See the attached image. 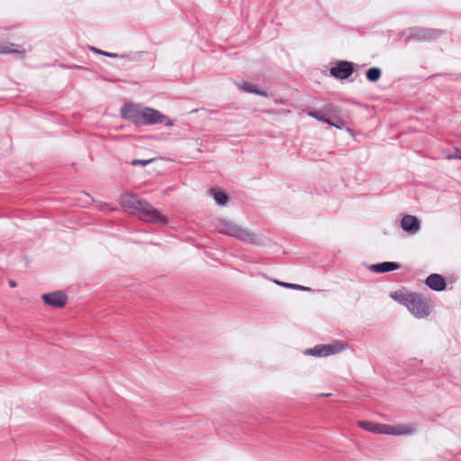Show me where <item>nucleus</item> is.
<instances>
[{
    "mask_svg": "<svg viewBox=\"0 0 461 461\" xmlns=\"http://www.w3.org/2000/svg\"><path fill=\"white\" fill-rule=\"evenodd\" d=\"M120 203L127 212L137 216L139 219L158 225H166L167 218L161 214L150 203L140 199L133 194H124L120 197Z\"/></svg>",
    "mask_w": 461,
    "mask_h": 461,
    "instance_id": "f257e3e1",
    "label": "nucleus"
},
{
    "mask_svg": "<svg viewBox=\"0 0 461 461\" xmlns=\"http://www.w3.org/2000/svg\"><path fill=\"white\" fill-rule=\"evenodd\" d=\"M215 228L218 232L235 238L243 243L254 246L264 245V238L261 235L248 229H243L232 221L218 219L215 221Z\"/></svg>",
    "mask_w": 461,
    "mask_h": 461,
    "instance_id": "f03ea898",
    "label": "nucleus"
},
{
    "mask_svg": "<svg viewBox=\"0 0 461 461\" xmlns=\"http://www.w3.org/2000/svg\"><path fill=\"white\" fill-rule=\"evenodd\" d=\"M359 426L366 431L386 435H410L415 432L413 424L386 425L370 421H359Z\"/></svg>",
    "mask_w": 461,
    "mask_h": 461,
    "instance_id": "7ed1b4c3",
    "label": "nucleus"
},
{
    "mask_svg": "<svg viewBox=\"0 0 461 461\" xmlns=\"http://www.w3.org/2000/svg\"><path fill=\"white\" fill-rule=\"evenodd\" d=\"M406 308L413 316L419 319L426 318L429 315V304L428 300L422 295L411 293Z\"/></svg>",
    "mask_w": 461,
    "mask_h": 461,
    "instance_id": "20e7f679",
    "label": "nucleus"
},
{
    "mask_svg": "<svg viewBox=\"0 0 461 461\" xmlns=\"http://www.w3.org/2000/svg\"><path fill=\"white\" fill-rule=\"evenodd\" d=\"M347 345L342 342L333 344H320L305 351L306 355L317 357H324L338 354L346 348Z\"/></svg>",
    "mask_w": 461,
    "mask_h": 461,
    "instance_id": "39448f33",
    "label": "nucleus"
},
{
    "mask_svg": "<svg viewBox=\"0 0 461 461\" xmlns=\"http://www.w3.org/2000/svg\"><path fill=\"white\" fill-rule=\"evenodd\" d=\"M142 106L138 104H126L120 109L121 116L136 126H140Z\"/></svg>",
    "mask_w": 461,
    "mask_h": 461,
    "instance_id": "423d86ee",
    "label": "nucleus"
},
{
    "mask_svg": "<svg viewBox=\"0 0 461 461\" xmlns=\"http://www.w3.org/2000/svg\"><path fill=\"white\" fill-rule=\"evenodd\" d=\"M164 121L165 114H163L161 112L151 107L142 106L140 126L163 123Z\"/></svg>",
    "mask_w": 461,
    "mask_h": 461,
    "instance_id": "0eeeda50",
    "label": "nucleus"
},
{
    "mask_svg": "<svg viewBox=\"0 0 461 461\" xmlns=\"http://www.w3.org/2000/svg\"><path fill=\"white\" fill-rule=\"evenodd\" d=\"M330 72L337 79H347L354 73L353 63L340 60L330 68Z\"/></svg>",
    "mask_w": 461,
    "mask_h": 461,
    "instance_id": "6e6552de",
    "label": "nucleus"
},
{
    "mask_svg": "<svg viewBox=\"0 0 461 461\" xmlns=\"http://www.w3.org/2000/svg\"><path fill=\"white\" fill-rule=\"evenodd\" d=\"M442 34L440 30L430 28H413L411 30L410 36L418 41H433Z\"/></svg>",
    "mask_w": 461,
    "mask_h": 461,
    "instance_id": "1a4fd4ad",
    "label": "nucleus"
},
{
    "mask_svg": "<svg viewBox=\"0 0 461 461\" xmlns=\"http://www.w3.org/2000/svg\"><path fill=\"white\" fill-rule=\"evenodd\" d=\"M41 299L44 303L56 308L63 307L68 300L66 294L62 291H55L49 294H43Z\"/></svg>",
    "mask_w": 461,
    "mask_h": 461,
    "instance_id": "9d476101",
    "label": "nucleus"
},
{
    "mask_svg": "<svg viewBox=\"0 0 461 461\" xmlns=\"http://www.w3.org/2000/svg\"><path fill=\"white\" fill-rule=\"evenodd\" d=\"M401 227L409 234H416L420 229V223L415 216L405 215L402 218Z\"/></svg>",
    "mask_w": 461,
    "mask_h": 461,
    "instance_id": "9b49d317",
    "label": "nucleus"
},
{
    "mask_svg": "<svg viewBox=\"0 0 461 461\" xmlns=\"http://www.w3.org/2000/svg\"><path fill=\"white\" fill-rule=\"evenodd\" d=\"M425 284L428 287L436 292L445 290L447 285L445 278L439 274L429 275L426 278Z\"/></svg>",
    "mask_w": 461,
    "mask_h": 461,
    "instance_id": "f8f14e48",
    "label": "nucleus"
},
{
    "mask_svg": "<svg viewBox=\"0 0 461 461\" xmlns=\"http://www.w3.org/2000/svg\"><path fill=\"white\" fill-rule=\"evenodd\" d=\"M399 268L400 265L398 263L390 261L374 264L369 267V269L375 273H387Z\"/></svg>",
    "mask_w": 461,
    "mask_h": 461,
    "instance_id": "ddd939ff",
    "label": "nucleus"
},
{
    "mask_svg": "<svg viewBox=\"0 0 461 461\" xmlns=\"http://www.w3.org/2000/svg\"><path fill=\"white\" fill-rule=\"evenodd\" d=\"M91 50L96 54H99V55H103V56H105V57H109V58H113V59H116V58H120V59H125L127 61H135L137 60V54H122V55H119L117 53H113V52H107V51H104V50H101L95 47H91Z\"/></svg>",
    "mask_w": 461,
    "mask_h": 461,
    "instance_id": "4468645a",
    "label": "nucleus"
},
{
    "mask_svg": "<svg viewBox=\"0 0 461 461\" xmlns=\"http://www.w3.org/2000/svg\"><path fill=\"white\" fill-rule=\"evenodd\" d=\"M323 114L328 121L330 122L332 119L337 118L341 114L340 109L332 104H327L322 107Z\"/></svg>",
    "mask_w": 461,
    "mask_h": 461,
    "instance_id": "2eb2a0df",
    "label": "nucleus"
},
{
    "mask_svg": "<svg viewBox=\"0 0 461 461\" xmlns=\"http://www.w3.org/2000/svg\"><path fill=\"white\" fill-rule=\"evenodd\" d=\"M211 194H212V197L218 205L223 206L229 200L228 195L221 191L212 189Z\"/></svg>",
    "mask_w": 461,
    "mask_h": 461,
    "instance_id": "dca6fc26",
    "label": "nucleus"
},
{
    "mask_svg": "<svg viewBox=\"0 0 461 461\" xmlns=\"http://www.w3.org/2000/svg\"><path fill=\"white\" fill-rule=\"evenodd\" d=\"M381 75H382L381 69L378 68H375V67L367 69V71L366 73V78L371 82L378 81L381 77Z\"/></svg>",
    "mask_w": 461,
    "mask_h": 461,
    "instance_id": "f3484780",
    "label": "nucleus"
},
{
    "mask_svg": "<svg viewBox=\"0 0 461 461\" xmlns=\"http://www.w3.org/2000/svg\"><path fill=\"white\" fill-rule=\"evenodd\" d=\"M306 113L312 117V118H314L315 120L319 121V122H330L328 121V118L325 117V115L323 114V111H322V108H321L320 110H309L306 112Z\"/></svg>",
    "mask_w": 461,
    "mask_h": 461,
    "instance_id": "a211bd4d",
    "label": "nucleus"
},
{
    "mask_svg": "<svg viewBox=\"0 0 461 461\" xmlns=\"http://www.w3.org/2000/svg\"><path fill=\"white\" fill-rule=\"evenodd\" d=\"M391 297L395 300L396 302L402 303V305L404 306H407L408 304V302L410 297H411V294H402V293H399V292H394L393 294H391Z\"/></svg>",
    "mask_w": 461,
    "mask_h": 461,
    "instance_id": "6ab92c4d",
    "label": "nucleus"
},
{
    "mask_svg": "<svg viewBox=\"0 0 461 461\" xmlns=\"http://www.w3.org/2000/svg\"><path fill=\"white\" fill-rule=\"evenodd\" d=\"M327 124L342 130L346 126V122L340 117V115H339L337 118L332 119L330 122H327Z\"/></svg>",
    "mask_w": 461,
    "mask_h": 461,
    "instance_id": "aec40b11",
    "label": "nucleus"
},
{
    "mask_svg": "<svg viewBox=\"0 0 461 461\" xmlns=\"http://www.w3.org/2000/svg\"><path fill=\"white\" fill-rule=\"evenodd\" d=\"M239 87L241 90L250 94H257L258 90L256 85L248 82H244L242 85H240Z\"/></svg>",
    "mask_w": 461,
    "mask_h": 461,
    "instance_id": "412c9836",
    "label": "nucleus"
},
{
    "mask_svg": "<svg viewBox=\"0 0 461 461\" xmlns=\"http://www.w3.org/2000/svg\"><path fill=\"white\" fill-rule=\"evenodd\" d=\"M13 43H5V44H0V54H9V53H14L17 52L14 49Z\"/></svg>",
    "mask_w": 461,
    "mask_h": 461,
    "instance_id": "4be33fe9",
    "label": "nucleus"
},
{
    "mask_svg": "<svg viewBox=\"0 0 461 461\" xmlns=\"http://www.w3.org/2000/svg\"><path fill=\"white\" fill-rule=\"evenodd\" d=\"M155 158H149V159H133L131 162V165L132 166H142L145 167L149 164H150L152 161H154Z\"/></svg>",
    "mask_w": 461,
    "mask_h": 461,
    "instance_id": "5701e85b",
    "label": "nucleus"
},
{
    "mask_svg": "<svg viewBox=\"0 0 461 461\" xmlns=\"http://www.w3.org/2000/svg\"><path fill=\"white\" fill-rule=\"evenodd\" d=\"M278 285H282V286H285V287H289V288H294V289H297V290H309L308 287H305V286H303V285H295V284H289V283H282V282H276Z\"/></svg>",
    "mask_w": 461,
    "mask_h": 461,
    "instance_id": "b1692460",
    "label": "nucleus"
},
{
    "mask_svg": "<svg viewBox=\"0 0 461 461\" xmlns=\"http://www.w3.org/2000/svg\"><path fill=\"white\" fill-rule=\"evenodd\" d=\"M447 159H461V149H456L451 154H448L447 156Z\"/></svg>",
    "mask_w": 461,
    "mask_h": 461,
    "instance_id": "393cba45",
    "label": "nucleus"
},
{
    "mask_svg": "<svg viewBox=\"0 0 461 461\" xmlns=\"http://www.w3.org/2000/svg\"><path fill=\"white\" fill-rule=\"evenodd\" d=\"M164 123L166 124V126L167 127H171L174 125V121L171 120V119H168L165 116V121H164Z\"/></svg>",
    "mask_w": 461,
    "mask_h": 461,
    "instance_id": "a878e982",
    "label": "nucleus"
},
{
    "mask_svg": "<svg viewBox=\"0 0 461 461\" xmlns=\"http://www.w3.org/2000/svg\"><path fill=\"white\" fill-rule=\"evenodd\" d=\"M256 95H261V96H265V97H267L269 95L266 91H263V90H260V89L258 90V93Z\"/></svg>",
    "mask_w": 461,
    "mask_h": 461,
    "instance_id": "bb28decb",
    "label": "nucleus"
},
{
    "mask_svg": "<svg viewBox=\"0 0 461 461\" xmlns=\"http://www.w3.org/2000/svg\"><path fill=\"white\" fill-rule=\"evenodd\" d=\"M8 283H9V285H10L11 287H15V286L17 285H16V282H15V281H14V280H9V282H8Z\"/></svg>",
    "mask_w": 461,
    "mask_h": 461,
    "instance_id": "cd10ccee",
    "label": "nucleus"
},
{
    "mask_svg": "<svg viewBox=\"0 0 461 461\" xmlns=\"http://www.w3.org/2000/svg\"><path fill=\"white\" fill-rule=\"evenodd\" d=\"M347 131H348L351 135H353V131H352L350 128H347Z\"/></svg>",
    "mask_w": 461,
    "mask_h": 461,
    "instance_id": "c85d7f7f",
    "label": "nucleus"
}]
</instances>
